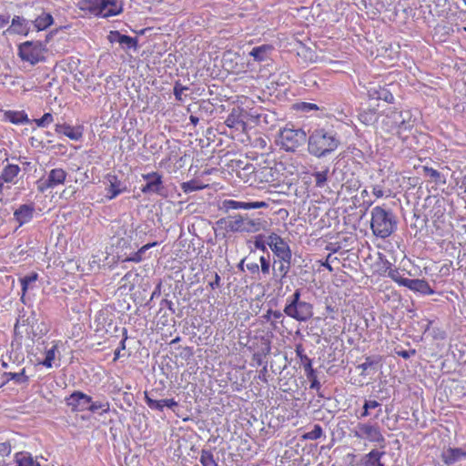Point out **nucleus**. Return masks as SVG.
Listing matches in <instances>:
<instances>
[{
    "mask_svg": "<svg viewBox=\"0 0 466 466\" xmlns=\"http://www.w3.org/2000/svg\"><path fill=\"white\" fill-rule=\"evenodd\" d=\"M107 180L109 182L108 187L106 188V198L108 199H113L117 197L119 194L125 192L127 190V187L123 182H121L116 176L108 175Z\"/></svg>",
    "mask_w": 466,
    "mask_h": 466,
    "instance_id": "f3484780",
    "label": "nucleus"
},
{
    "mask_svg": "<svg viewBox=\"0 0 466 466\" xmlns=\"http://www.w3.org/2000/svg\"><path fill=\"white\" fill-rule=\"evenodd\" d=\"M35 207L33 204H23L14 212V218L21 227L30 222L34 218Z\"/></svg>",
    "mask_w": 466,
    "mask_h": 466,
    "instance_id": "ddd939ff",
    "label": "nucleus"
},
{
    "mask_svg": "<svg viewBox=\"0 0 466 466\" xmlns=\"http://www.w3.org/2000/svg\"><path fill=\"white\" fill-rule=\"evenodd\" d=\"M2 385H5L10 380H14L15 384L23 385L27 384L29 377L25 374V369L23 368L20 371H8L2 375Z\"/></svg>",
    "mask_w": 466,
    "mask_h": 466,
    "instance_id": "aec40b11",
    "label": "nucleus"
},
{
    "mask_svg": "<svg viewBox=\"0 0 466 466\" xmlns=\"http://www.w3.org/2000/svg\"><path fill=\"white\" fill-rule=\"evenodd\" d=\"M276 174H277L276 170L270 167H263L258 168L256 171V177L261 182H267V183L274 182L277 179Z\"/></svg>",
    "mask_w": 466,
    "mask_h": 466,
    "instance_id": "a878e982",
    "label": "nucleus"
},
{
    "mask_svg": "<svg viewBox=\"0 0 466 466\" xmlns=\"http://www.w3.org/2000/svg\"><path fill=\"white\" fill-rule=\"evenodd\" d=\"M218 226L225 225L228 232L231 233H258L265 230L268 221L261 212L238 213L217 221Z\"/></svg>",
    "mask_w": 466,
    "mask_h": 466,
    "instance_id": "f257e3e1",
    "label": "nucleus"
},
{
    "mask_svg": "<svg viewBox=\"0 0 466 466\" xmlns=\"http://www.w3.org/2000/svg\"><path fill=\"white\" fill-rule=\"evenodd\" d=\"M157 242L148 243L144 245L142 248L138 249V251L135 252L132 256L127 257L123 259V261H132L138 263L143 259V254L149 249L151 247L157 246Z\"/></svg>",
    "mask_w": 466,
    "mask_h": 466,
    "instance_id": "f704fd0d",
    "label": "nucleus"
},
{
    "mask_svg": "<svg viewBox=\"0 0 466 466\" xmlns=\"http://www.w3.org/2000/svg\"><path fill=\"white\" fill-rule=\"evenodd\" d=\"M187 89H188L187 86H184L179 82H176L175 86H174V90H173L176 99L178 101H182L183 100L182 94L185 90H187Z\"/></svg>",
    "mask_w": 466,
    "mask_h": 466,
    "instance_id": "8fccbe9b",
    "label": "nucleus"
},
{
    "mask_svg": "<svg viewBox=\"0 0 466 466\" xmlns=\"http://www.w3.org/2000/svg\"><path fill=\"white\" fill-rule=\"evenodd\" d=\"M432 336L436 339H445V332L440 330L439 329L432 330Z\"/></svg>",
    "mask_w": 466,
    "mask_h": 466,
    "instance_id": "e2e57ef3",
    "label": "nucleus"
},
{
    "mask_svg": "<svg viewBox=\"0 0 466 466\" xmlns=\"http://www.w3.org/2000/svg\"><path fill=\"white\" fill-rule=\"evenodd\" d=\"M247 268L252 274H256V273L259 272V266H258V263H255V262L248 263L247 264Z\"/></svg>",
    "mask_w": 466,
    "mask_h": 466,
    "instance_id": "bf43d9fd",
    "label": "nucleus"
},
{
    "mask_svg": "<svg viewBox=\"0 0 466 466\" xmlns=\"http://www.w3.org/2000/svg\"><path fill=\"white\" fill-rule=\"evenodd\" d=\"M329 173V168H325L322 171H316L312 173V177L315 178V186L317 187L322 188L325 187L328 181Z\"/></svg>",
    "mask_w": 466,
    "mask_h": 466,
    "instance_id": "c9c22d12",
    "label": "nucleus"
},
{
    "mask_svg": "<svg viewBox=\"0 0 466 466\" xmlns=\"http://www.w3.org/2000/svg\"><path fill=\"white\" fill-rule=\"evenodd\" d=\"M331 258V254H329V255L327 256V259H326V261H325L324 263H322V266H323L324 268H326L329 272H332V271H333V268L330 266V264H329V258Z\"/></svg>",
    "mask_w": 466,
    "mask_h": 466,
    "instance_id": "338daca9",
    "label": "nucleus"
},
{
    "mask_svg": "<svg viewBox=\"0 0 466 466\" xmlns=\"http://www.w3.org/2000/svg\"><path fill=\"white\" fill-rule=\"evenodd\" d=\"M389 277L400 286H403L402 280H408L409 279L403 278L398 269H390Z\"/></svg>",
    "mask_w": 466,
    "mask_h": 466,
    "instance_id": "de8ad7c7",
    "label": "nucleus"
},
{
    "mask_svg": "<svg viewBox=\"0 0 466 466\" xmlns=\"http://www.w3.org/2000/svg\"><path fill=\"white\" fill-rule=\"evenodd\" d=\"M402 282L403 287H406L410 290L420 292L423 295L434 294V290L431 288V286L425 279H409L408 280H402Z\"/></svg>",
    "mask_w": 466,
    "mask_h": 466,
    "instance_id": "dca6fc26",
    "label": "nucleus"
},
{
    "mask_svg": "<svg viewBox=\"0 0 466 466\" xmlns=\"http://www.w3.org/2000/svg\"><path fill=\"white\" fill-rule=\"evenodd\" d=\"M9 23V15H0V28H3Z\"/></svg>",
    "mask_w": 466,
    "mask_h": 466,
    "instance_id": "69168bd1",
    "label": "nucleus"
},
{
    "mask_svg": "<svg viewBox=\"0 0 466 466\" xmlns=\"http://www.w3.org/2000/svg\"><path fill=\"white\" fill-rule=\"evenodd\" d=\"M53 121L54 117L51 113H45L42 117L34 120L38 127H46Z\"/></svg>",
    "mask_w": 466,
    "mask_h": 466,
    "instance_id": "79ce46f5",
    "label": "nucleus"
},
{
    "mask_svg": "<svg viewBox=\"0 0 466 466\" xmlns=\"http://www.w3.org/2000/svg\"><path fill=\"white\" fill-rule=\"evenodd\" d=\"M86 8L92 15L102 17L114 16L123 11V6L117 0H94Z\"/></svg>",
    "mask_w": 466,
    "mask_h": 466,
    "instance_id": "0eeeda50",
    "label": "nucleus"
},
{
    "mask_svg": "<svg viewBox=\"0 0 466 466\" xmlns=\"http://www.w3.org/2000/svg\"><path fill=\"white\" fill-rule=\"evenodd\" d=\"M259 262H260L261 272L264 275L269 274V271H270L269 254L268 253L267 257L261 256L260 258H259Z\"/></svg>",
    "mask_w": 466,
    "mask_h": 466,
    "instance_id": "49530a36",
    "label": "nucleus"
},
{
    "mask_svg": "<svg viewBox=\"0 0 466 466\" xmlns=\"http://www.w3.org/2000/svg\"><path fill=\"white\" fill-rule=\"evenodd\" d=\"M379 406L380 403L377 400H365L363 410L376 409Z\"/></svg>",
    "mask_w": 466,
    "mask_h": 466,
    "instance_id": "4d7b16f0",
    "label": "nucleus"
},
{
    "mask_svg": "<svg viewBox=\"0 0 466 466\" xmlns=\"http://www.w3.org/2000/svg\"><path fill=\"white\" fill-rule=\"evenodd\" d=\"M5 118L15 125L29 124L31 122L25 111L7 110L5 112Z\"/></svg>",
    "mask_w": 466,
    "mask_h": 466,
    "instance_id": "b1692460",
    "label": "nucleus"
},
{
    "mask_svg": "<svg viewBox=\"0 0 466 466\" xmlns=\"http://www.w3.org/2000/svg\"><path fill=\"white\" fill-rule=\"evenodd\" d=\"M221 208L225 212H228L230 210L235 209H248V202L237 201L234 199H226L222 202Z\"/></svg>",
    "mask_w": 466,
    "mask_h": 466,
    "instance_id": "7c9ffc66",
    "label": "nucleus"
},
{
    "mask_svg": "<svg viewBox=\"0 0 466 466\" xmlns=\"http://www.w3.org/2000/svg\"><path fill=\"white\" fill-rule=\"evenodd\" d=\"M220 280H221V279H220L219 275L218 273H215L214 280L209 283L210 288L212 289L219 288L220 287Z\"/></svg>",
    "mask_w": 466,
    "mask_h": 466,
    "instance_id": "052dcab7",
    "label": "nucleus"
},
{
    "mask_svg": "<svg viewBox=\"0 0 466 466\" xmlns=\"http://www.w3.org/2000/svg\"><path fill=\"white\" fill-rule=\"evenodd\" d=\"M37 279V274L32 273L30 275L25 276L20 279L23 295L26 292L28 286L30 283L35 282Z\"/></svg>",
    "mask_w": 466,
    "mask_h": 466,
    "instance_id": "37998d69",
    "label": "nucleus"
},
{
    "mask_svg": "<svg viewBox=\"0 0 466 466\" xmlns=\"http://www.w3.org/2000/svg\"><path fill=\"white\" fill-rule=\"evenodd\" d=\"M110 410V404L106 400H93L91 398V402H89V408L88 410L96 413L99 412V414L107 413Z\"/></svg>",
    "mask_w": 466,
    "mask_h": 466,
    "instance_id": "c85d7f7f",
    "label": "nucleus"
},
{
    "mask_svg": "<svg viewBox=\"0 0 466 466\" xmlns=\"http://www.w3.org/2000/svg\"><path fill=\"white\" fill-rule=\"evenodd\" d=\"M369 96L372 99L384 100L388 103H392L394 96L388 89L379 86L373 87L369 90Z\"/></svg>",
    "mask_w": 466,
    "mask_h": 466,
    "instance_id": "393cba45",
    "label": "nucleus"
},
{
    "mask_svg": "<svg viewBox=\"0 0 466 466\" xmlns=\"http://www.w3.org/2000/svg\"><path fill=\"white\" fill-rule=\"evenodd\" d=\"M142 178L146 184L142 186L141 191L144 194H157L163 196L165 187L163 185L162 176L157 172L143 174Z\"/></svg>",
    "mask_w": 466,
    "mask_h": 466,
    "instance_id": "6e6552de",
    "label": "nucleus"
},
{
    "mask_svg": "<svg viewBox=\"0 0 466 466\" xmlns=\"http://www.w3.org/2000/svg\"><path fill=\"white\" fill-rule=\"evenodd\" d=\"M89 402H91V397L79 390L74 391L66 398V405L74 412L88 410Z\"/></svg>",
    "mask_w": 466,
    "mask_h": 466,
    "instance_id": "9d476101",
    "label": "nucleus"
},
{
    "mask_svg": "<svg viewBox=\"0 0 466 466\" xmlns=\"http://www.w3.org/2000/svg\"><path fill=\"white\" fill-rule=\"evenodd\" d=\"M205 187L200 185L196 180H190L181 184V188L185 193H190L204 188Z\"/></svg>",
    "mask_w": 466,
    "mask_h": 466,
    "instance_id": "a19ab883",
    "label": "nucleus"
},
{
    "mask_svg": "<svg viewBox=\"0 0 466 466\" xmlns=\"http://www.w3.org/2000/svg\"><path fill=\"white\" fill-rule=\"evenodd\" d=\"M423 173L425 177H431L436 184H445L444 177L436 169L429 167H423Z\"/></svg>",
    "mask_w": 466,
    "mask_h": 466,
    "instance_id": "e433bc0d",
    "label": "nucleus"
},
{
    "mask_svg": "<svg viewBox=\"0 0 466 466\" xmlns=\"http://www.w3.org/2000/svg\"><path fill=\"white\" fill-rule=\"evenodd\" d=\"M66 178V172L63 168H54L48 173L46 180H38V190L45 192L48 188H54L59 185H63Z\"/></svg>",
    "mask_w": 466,
    "mask_h": 466,
    "instance_id": "1a4fd4ad",
    "label": "nucleus"
},
{
    "mask_svg": "<svg viewBox=\"0 0 466 466\" xmlns=\"http://www.w3.org/2000/svg\"><path fill=\"white\" fill-rule=\"evenodd\" d=\"M296 355L303 363L305 373L312 372V360L304 353V349L301 344L296 346Z\"/></svg>",
    "mask_w": 466,
    "mask_h": 466,
    "instance_id": "2f4dec72",
    "label": "nucleus"
},
{
    "mask_svg": "<svg viewBox=\"0 0 466 466\" xmlns=\"http://www.w3.org/2000/svg\"><path fill=\"white\" fill-rule=\"evenodd\" d=\"M307 140V134L301 128L284 127L279 133V145L288 152L296 151Z\"/></svg>",
    "mask_w": 466,
    "mask_h": 466,
    "instance_id": "39448f33",
    "label": "nucleus"
},
{
    "mask_svg": "<svg viewBox=\"0 0 466 466\" xmlns=\"http://www.w3.org/2000/svg\"><path fill=\"white\" fill-rule=\"evenodd\" d=\"M161 400L164 404V407H167L171 410H173L178 406V403L174 399H166V400Z\"/></svg>",
    "mask_w": 466,
    "mask_h": 466,
    "instance_id": "6e6d98bb",
    "label": "nucleus"
},
{
    "mask_svg": "<svg viewBox=\"0 0 466 466\" xmlns=\"http://www.w3.org/2000/svg\"><path fill=\"white\" fill-rule=\"evenodd\" d=\"M370 229L377 238H386L397 230L398 219L390 208L376 206L370 210Z\"/></svg>",
    "mask_w": 466,
    "mask_h": 466,
    "instance_id": "7ed1b4c3",
    "label": "nucleus"
},
{
    "mask_svg": "<svg viewBox=\"0 0 466 466\" xmlns=\"http://www.w3.org/2000/svg\"><path fill=\"white\" fill-rule=\"evenodd\" d=\"M30 30L27 21L19 15H15L12 19L11 25L5 32L9 34H18L26 35Z\"/></svg>",
    "mask_w": 466,
    "mask_h": 466,
    "instance_id": "6ab92c4d",
    "label": "nucleus"
},
{
    "mask_svg": "<svg viewBox=\"0 0 466 466\" xmlns=\"http://www.w3.org/2000/svg\"><path fill=\"white\" fill-rule=\"evenodd\" d=\"M199 461L203 466H219L211 450L203 449Z\"/></svg>",
    "mask_w": 466,
    "mask_h": 466,
    "instance_id": "72a5a7b5",
    "label": "nucleus"
},
{
    "mask_svg": "<svg viewBox=\"0 0 466 466\" xmlns=\"http://www.w3.org/2000/svg\"><path fill=\"white\" fill-rule=\"evenodd\" d=\"M323 431L319 424H315L310 431H308L302 435L303 440L315 441L322 436Z\"/></svg>",
    "mask_w": 466,
    "mask_h": 466,
    "instance_id": "58836bf2",
    "label": "nucleus"
},
{
    "mask_svg": "<svg viewBox=\"0 0 466 466\" xmlns=\"http://www.w3.org/2000/svg\"><path fill=\"white\" fill-rule=\"evenodd\" d=\"M299 108L304 112H309L311 110H318L319 106L316 104L303 102L299 105Z\"/></svg>",
    "mask_w": 466,
    "mask_h": 466,
    "instance_id": "864d4df0",
    "label": "nucleus"
},
{
    "mask_svg": "<svg viewBox=\"0 0 466 466\" xmlns=\"http://www.w3.org/2000/svg\"><path fill=\"white\" fill-rule=\"evenodd\" d=\"M396 354L405 360L410 359L411 356H414L416 354V350H396Z\"/></svg>",
    "mask_w": 466,
    "mask_h": 466,
    "instance_id": "5fc2aeb1",
    "label": "nucleus"
},
{
    "mask_svg": "<svg viewBox=\"0 0 466 466\" xmlns=\"http://www.w3.org/2000/svg\"><path fill=\"white\" fill-rule=\"evenodd\" d=\"M466 460V450L462 448H449L442 453V461L447 465Z\"/></svg>",
    "mask_w": 466,
    "mask_h": 466,
    "instance_id": "a211bd4d",
    "label": "nucleus"
},
{
    "mask_svg": "<svg viewBox=\"0 0 466 466\" xmlns=\"http://www.w3.org/2000/svg\"><path fill=\"white\" fill-rule=\"evenodd\" d=\"M272 252L278 257L279 259L287 261L292 258V252L289 244L283 239L279 244H275L270 248Z\"/></svg>",
    "mask_w": 466,
    "mask_h": 466,
    "instance_id": "5701e85b",
    "label": "nucleus"
},
{
    "mask_svg": "<svg viewBox=\"0 0 466 466\" xmlns=\"http://www.w3.org/2000/svg\"><path fill=\"white\" fill-rule=\"evenodd\" d=\"M273 46L271 45H261L255 46L249 52V56L254 58L257 62L266 61L269 58Z\"/></svg>",
    "mask_w": 466,
    "mask_h": 466,
    "instance_id": "4be33fe9",
    "label": "nucleus"
},
{
    "mask_svg": "<svg viewBox=\"0 0 466 466\" xmlns=\"http://www.w3.org/2000/svg\"><path fill=\"white\" fill-rule=\"evenodd\" d=\"M388 117L393 120L395 126L399 127V136L400 137L402 131L410 130L413 125L410 123V113L409 111H391Z\"/></svg>",
    "mask_w": 466,
    "mask_h": 466,
    "instance_id": "9b49d317",
    "label": "nucleus"
},
{
    "mask_svg": "<svg viewBox=\"0 0 466 466\" xmlns=\"http://www.w3.org/2000/svg\"><path fill=\"white\" fill-rule=\"evenodd\" d=\"M372 193L378 198L383 197V195H384L382 187L379 185H376L372 187Z\"/></svg>",
    "mask_w": 466,
    "mask_h": 466,
    "instance_id": "680f3d73",
    "label": "nucleus"
},
{
    "mask_svg": "<svg viewBox=\"0 0 466 466\" xmlns=\"http://www.w3.org/2000/svg\"><path fill=\"white\" fill-rule=\"evenodd\" d=\"M308 380L310 381V389L316 390L318 391V395L319 397H324V395L319 391L320 383L317 379L316 370L312 368L311 373H306Z\"/></svg>",
    "mask_w": 466,
    "mask_h": 466,
    "instance_id": "ea45409f",
    "label": "nucleus"
},
{
    "mask_svg": "<svg viewBox=\"0 0 466 466\" xmlns=\"http://www.w3.org/2000/svg\"><path fill=\"white\" fill-rule=\"evenodd\" d=\"M56 346H53L50 350L46 351V358L43 360L42 364L46 368H51L53 360L56 358L55 352L56 350Z\"/></svg>",
    "mask_w": 466,
    "mask_h": 466,
    "instance_id": "c03bdc74",
    "label": "nucleus"
},
{
    "mask_svg": "<svg viewBox=\"0 0 466 466\" xmlns=\"http://www.w3.org/2000/svg\"><path fill=\"white\" fill-rule=\"evenodd\" d=\"M53 16L49 13L42 12L35 21H33L35 27L40 31L46 29L53 24Z\"/></svg>",
    "mask_w": 466,
    "mask_h": 466,
    "instance_id": "bb28decb",
    "label": "nucleus"
},
{
    "mask_svg": "<svg viewBox=\"0 0 466 466\" xmlns=\"http://www.w3.org/2000/svg\"><path fill=\"white\" fill-rule=\"evenodd\" d=\"M20 167L17 165L9 164L4 169L0 176L5 182H13L14 178L18 175Z\"/></svg>",
    "mask_w": 466,
    "mask_h": 466,
    "instance_id": "c756f323",
    "label": "nucleus"
},
{
    "mask_svg": "<svg viewBox=\"0 0 466 466\" xmlns=\"http://www.w3.org/2000/svg\"><path fill=\"white\" fill-rule=\"evenodd\" d=\"M268 314H271V316L275 319H279L282 318V316H283V313L280 312L279 310H272V309H268Z\"/></svg>",
    "mask_w": 466,
    "mask_h": 466,
    "instance_id": "0e129e2a",
    "label": "nucleus"
},
{
    "mask_svg": "<svg viewBox=\"0 0 466 466\" xmlns=\"http://www.w3.org/2000/svg\"><path fill=\"white\" fill-rule=\"evenodd\" d=\"M131 244V237L127 236L123 238H116V241L113 243L114 246L119 248H130Z\"/></svg>",
    "mask_w": 466,
    "mask_h": 466,
    "instance_id": "a18cd8bd",
    "label": "nucleus"
},
{
    "mask_svg": "<svg viewBox=\"0 0 466 466\" xmlns=\"http://www.w3.org/2000/svg\"><path fill=\"white\" fill-rule=\"evenodd\" d=\"M157 393V390H152L150 392L146 391L145 392V401L150 409L157 410L158 411H162L164 409V404L161 400H157L155 399Z\"/></svg>",
    "mask_w": 466,
    "mask_h": 466,
    "instance_id": "cd10ccee",
    "label": "nucleus"
},
{
    "mask_svg": "<svg viewBox=\"0 0 466 466\" xmlns=\"http://www.w3.org/2000/svg\"><path fill=\"white\" fill-rule=\"evenodd\" d=\"M380 361V357L378 356H369L365 358V361L360 365H358V369L361 370V374L366 372L369 369H371L375 365L379 364Z\"/></svg>",
    "mask_w": 466,
    "mask_h": 466,
    "instance_id": "4c0bfd02",
    "label": "nucleus"
},
{
    "mask_svg": "<svg viewBox=\"0 0 466 466\" xmlns=\"http://www.w3.org/2000/svg\"><path fill=\"white\" fill-rule=\"evenodd\" d=\"M266 245H268V244H267V241L264 240L263 235H258L255 238L254 246L257 249H259L263 252H268Z\"/></svg>",
    "mask_w": 466,
    "mask_h": 466,
    "instance_id": "09e8293b",
    "label": "nucleus"
},
{
    "mask_svg": "<svg viewBox=\"0 0 466 466\" xmlns=\"http://www.w3.org/2000/svg\"><path fill=\"white\" fill-rule=\"evenodd\" d=\"M284 238H282L280 236H279L278 234L272 232L271 234L268 235V240H267V244L268 245V247L271 248L274 247L275 244H279L280 241H282Z\"/></svg>",
    "mask_w": 466,
    "mask_h": 466,
    "instance_id": "3c124183",
    "label": "nucleus"
},
{
    "mask_svg": "<svg viewBox=\"0 0 466 466\" xmlns=\"http://www.w3.org/2000/svg\"><path fill=\"white\" fill-rule=\"evenodd\" d=\"M384 452L377 450H372L370 453L365 456L364 464L365 466H384L380 462V458Z\"/></svg>",
    "mask_w": 466,
    "mask_h": 466,
    "instance_id": "473e14b6",
    "label": "nucleus"
},
{
    "mask_svg": "<svg viewBox=\"0 0 466 466\" xmlns=\"http://www.w3.org/2000/svg\"><path fill=\"white\" fill-rule=\"evenodd\" d=\"M291 268V259L287 261L278 259L273 261L272 271L275 278H279L280 282L287 277Z\"/></svg>",
    "mask_w": 466,
    "mask_h": 466,
    "instance_id": "412c9836",
    "label": "nucleus"
},
{
    "mask_svg": "<svg viewBox=\"0 0 466 466\" xmlns=\"http://www.w3.org/2000/svg\"><path fill=\"white\" fill-rule=\"evenodd\" d=\"M358 429H360L364 434V438H367L371 442L384 443L385 438L380 432V427L376 424L359 423Z\"/></svg>",
    "mask_w": 466,
    "mask_h": 466,
    "instance_id": "f8f14e48",
    "label": "nucleus"
},
{
    "mask_svg": "<svg viewBox=\"0 0 466 466\" xmlns=\"http://www.w3.org/2000/svg\"><path fill=\"white\" fill-rule=\"evenodd\" d=\"M55 130L57 134H63L74 141H78L83 137V127L82 126L72 127L66 123L56 124Z\"/></svg>",
    "mask_w": 466,
    "mask_h": 466,
    "instance_id": "2eb2a0df",
    "label": "nucleus"
},
{
    "mask_svg": "<svg viewBox=\"0 0 466 466\" xmlns=\"http://www.w3.org/2000/svg\"><path fill=\"white\" fill-rule=\"evenodd\" d=\"M46 45L40 41H26L18 46V56L31 65L45 60Z\"/></svg>",
    "mask_w": 466,
    "mask_h": 466,
    "instance_id": "423d86ee",
    "label": "nucleus"
},
{
    "mask_svg": "<svg viewBox=\"0 0 466 466\" xmlns=\"http://www.w3.org/2000/svg\"><path fill=\"white\" fill-rule=\"evenodd\" d=\"M301 289H297L291 296L287 298L283 312L298 321H307L313 316V305L301 300Z\"/></svg>",
    "mask_w": 466,
    "mask_h": 466,
    "instance_id": "20e7f679",
    "label": "nucleus"
},
{
    "mask_svg": "<svg viewBox=\"0 0 466 466\" xmlns=\"http://www.w3.org/2000/svg\"><path fill=\"white\" fill-rule=\"evenodd\" d=\"M226 123H227V125H228V127H234V125H235L236 123H239V122H238V121H236L235 117H234L232 115H230V116H228V118H227V120H226Z\"/></svg>",
    "mask_w": 466,
    "mask_h": 466,
    "instance_id": "774afa93",
    "label": "nucleus"
},
{
    "mask_svg": "<svg viewBox=\"0 0 466 466\" xmlns=\"http://www.w3.org/2000/svg\"><path fill=\"white\" fill-rule=\"evenodd\" d=\"M309 155L323 158L335 152L340 145V136L331 127H320L311 131L308 137Z\"/></svg>",
    "mask_w": 466,
    "mask_h": 466,
    "instance_id": "f03ea898",
    "label": "nucleus"
},
{
    "mask_svg": "<svg viewBox=\"0 0 466 466\" xmlns=\"http://www.w3.org/2000/svg\"><path fill=\"white\" fill-rule=\"evenodd\" d=\"M12 447L7 441L0 443V456H8L11 453Z\"/></svg>",
    "mask_w": 466,
    "mask_h": 466,
    "instance_id": "603ef678",
    "label": "nucleus"
},
{
    "mask_svg": "<svg viewBox=\"0 0 466 466\" xmlns=\"http://www.w3.org/2000/svg\"><path fill=\"white\" fill-rule=\"evenodd\" d=\"M108 40L111 43H118L123 48L137 49V38L129 35H122L118 31H111L108 35Z\"/></svg>",
    "mask_w": 466,
    "mask_h": 466,
    "instance_id": "4468645a",
    "label": "nucleus"
},
{
    "mask_svg": "<svg viewBox=\"0 0 466 466\" xmlns=\"http://www.w3.org/2000/svg\"><path fill=\"white\" fill-rule=\"evenodd\" d=\"M268 207V204L264 201L248 202V209L251 208H261Z\"/></svg>",
    "mask_w": 466,
    "mask_h": 466,
    "instance_id": "13d9d810",
    "label": "nucleus"
}]
</instances>
